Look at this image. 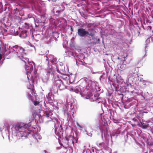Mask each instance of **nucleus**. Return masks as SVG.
Wrapping results in <instances>:
<instances>
[{"instance_id": "obj_1", "label": "nucleus", "mask_w": 153, "mask_h": 153, "mask_svg": "<svg viewBox=\"0 0 153 153\" xmlns=\"http://www.w3.org/2000/svg\"><path fill=\"white\" fill-rule=\"evenodd\" d=\"M31 125L30 123L26 124L20 122L16 123L14 126L9 124L7 127L8 131L11 130L13 136L16 137L18 139H20L21 137L23 139L27 137L30 134L28 128Z\"/></svg>"}, {"instance_id": "obj_2", "label": "nucleus", "mask_w": 153, "mask_h": 153, "mask_svg": "<svg viewBox=\"0 0 153 153\" xmlns=\"http://www.w3.org/2000/svg\"><path fill=\"white\" fill-rule=\"evenodd\" d=\"M79 82L81 83L82 87L85 86L87 89H90L93 92H99L100 90V88L97 85V82L88 80L87 78L82 79L79 80Z\"/></svg>"}, {"instance_id": "obj_3", "label": "nucleus", "mask_w": 153, "mask_h": 153, "mask_svg": "<svg viewBox=\"0 0 153 153\" xmlns=\"http://www.w3.org/2000/svg\"><path fill=\"white\" fill-rule=\"evenodd\" d=\"M9 48H10L9 51L10 53L14 52V53L16 54L17 57L22 61H25L24 59L25 58H26L25 60L27 61L28 59L25 57L26 54V53L24 52V49L21 47L16 45L15 46H13L11 48L10 46H9Z\"/></svg>"}, {"instance_id": "obj_4", "label": "nucleus", "mask_w": 153, "mask_h": 153, "mask_svg": "<svg viewBox=\"0 0 153 153\" xmlns=\"http://www.w3.org/2000/svg\"><path fill=\"white\" fill-rule=\"evenodd\" d=\"M48 121L46 122H50L51 124L53 125L55 127V132L56 135L58 138H62L63 134V130L62 128V126L60 125L59 126L57 121L56 119Z\"/></svg>"}, {"instance_id": "obj_5", "label": "nucleus", "mask_w": 153, "mask_h": 153, "mask_svg": "<svg viewBox=\"0 0 153 153\" xmlns=\"http://www.w3.org/2000/svg\"><path fill=\"white\" fill-rule=\"evenodd\" d=\"M48 66V69L45 73L46 75L42 77V79L43 82H47L50 77L53 78V80L55 77L56 71L53 69L51 65Z\"/></svg>"}, {"instance_id": "obj_6", "label": "nucleus", "mask_w": 153, "mask_h": 153, "mask_svg": "<svg viewBox=\"0 0 153 153\" xmlns=\"http://www.w3.org/2000/svg\"><path fill=\"white\" fill-rule=\"evenodd\" d=\"M24 62L25 63V70L27 75V78L29 80V77H30L31 78L32 77V75L31 74V73H32L33 66L35 67V64L33 62H28L27 63H26V62L25 61Z\"/></svg>"}, {"instance_id": "obj_7", "label": "nucleus", "mask_w": 153, "mask_h": 153, "mask_svg": "<svg viewBox=\"0 0 153 153\" xmlns=\"http://www.w3.org/2000/svg\"><path fill=\"white\" fill-rule=\"evenodd\" d=\"M81 86V84L80 85V94L81 96L85 97L86 99H89L91 96V93L90 89H87L85 86L82 87Z\"/></svg>"}, {"instance_id": "obj_8", "label": "nucleus", "mask_w": 153, "mask_h": 153, "mask_svg": "<svg viewBox=\"0 0 153 153\" xmlns=\"http://www.w3.org/2000/svg\"><path fill=\"white\" fill-rule=\"evenodd\" d=\"M53 82L57 87H58L60 90H64L66 88V86L64 84L62 80L59 79L58 76L54 78Z\"/></svg>"}, {"instance_id": "obj_9", "label": "nucleus", "mask_w": 153, "mask_h": 153, "mask_svg": "<svg viewBox=\"0 0 153 153\" xmlns=\"http://www.w3.org/2000/svg\"><path fill=\"white\" fill-rule=\"evenodd\" d=\"M71 102H69L68 103V101H67V103L66 104V105H70V110H71V112L73 113L72 116L74 117L75 115L76 109V105L73 100H72Z\"/></svg>"}, {"instance_id": "obj_10", "label": "nucleus", "mask_w": 153, "mask_h": 153, "mask_svg": "<svg viewBox=\"0 0 153 153\" xmlns=\"http://www.w3.org/2000/svg\"><path fill=\"white\" fill-rule=\"evenodd\" d=\"M78 34L80 37H85L88 35L92 36L91 34H89V32L86 30L84 29L81 28L78 30Z\"/></svg>"}, {"instance_id": "obj_11", "label": "nucleus", "mask_w": 153, "mask_h": 153, "mask_svg": "<svg viewBox=\"0 0 153 153\" xmlns=\"http://www.w3.org/2000/svg\"><path fill=\"white\" fill-rule=\"evenodd\" d=\"M3 20H2L0 22V35L4 34V33L7 32V30L5 28H7L8 25H6L5 23H3Z\"/></svg>"}, {"instance_id": "obj_12", "label": "nucleus", "mask_w": 153, "mask_h": 153, "mask_svg": "<svg viewBox=\"0 0 153 153\" xmlns=\"http://www.w3.org/2000/svg\"><path fill=\"white\" fill-rule=\"evenodd\" d=\"M56 72L55 73V77H57L58 76L59 77V79H61V80H62L61 79H63L64 81L65 82H68V80L70 79V77L69 76H67L66 74H61V75H57L56 74Z\"/></svg>"}, {"instance_id": "obj_13", "label": "nucleus", "mask_w": 153, "mask_h": 153, "mask_svg": "<svg viewBox=\"0 0 153 153\" xmlns=\"http://www.w3.org/2000/svg\"><path fill=\"white\" fill-rule=\"evenodd\" d=\"M45 57L47 61H48V63L49 64V61L52 63L56 62V58L54 57L53 55H49L45 56Z\"/></svg>"}, {"instance_id": "obj_14", "label": "nucleus", "mask_w": 153, "mask_h": 153, "mask_svg": "<svg viewBox=\"0 0 153 153\" xmlns=\"http://www.w3.org/2000/svg\"><path fill=\"white\" fill-rule=\"evenodd\" d=\"M63 109L65 114L66 115L67 117H69V116H70L71 115L72 116L73 113L71 112V110H70V108L69 109L68 108V105H65Z\"/></svg>"}, {"instance_id": "obj_15", "label": "nucleus", "mask_w": 153, "mask_h": 153, "mask_svg": "<svg viewBox=\"0 0 153 153\" xmlns=\"http://www.w3.org/2000/svg\"><path fill=\"white\" fill-rule=\"evenodd\" d=\"M33 137L34 139L35 143H37L38 142V139L40 140L42 138V137L38 133H36L34 134Z\"/></svg>"}, {"instance_id": "obj_16", "label": "nucleus", "mask_w": 153, "mask_h": 153, "mask_svg": "<svg viewBox=\"0 0 153 153\" xmlns=\"http://www.w3.org/2000/svg\"><path fill=\"white\" fill-rule=\"evenodd\" d=\"M74 136L72 135L67 136L65 137L66 140L69 143H72V141L73 140Z\"/></svg>"}, {"instance_id": "obj_17", "label": "nucleus", "mask_w": 153, "mask_h": 153, "mask_svg": "<svg viewBox=\"0 0 153 153\" xmlns=\"http://www.w3.org/2000/svg\"><path fill=\"white\" fill-rule=\"evenodd\" d=\"M91 44H96L98 42L99 40L97 38L92 37L90 39Z\"/></svg>"}, {"instance_id": "obj_18", "label": "nucleus", "mask_w": 153, "mask_h": 153, "mask_svg": "<svg viewBox=\"0 0 153 153\" xmlns=\"http://www.w3.org/2000/svg\"><path fill=\"white\" fill-rule=\"evenodd\" d=\"M65 71L64 66H60V67H59L58 70L57 71V72L60 73L61 74H63Z\"/></svg>"}, {"instance_id": "obj_19", "label": "nucleus", "mask_w": 153, "mask_h": 153, "mask_svg": "<svg viewBox=\"0 0 153 153\" xmlns=\"http://www.w3.org/2000/svg\"><path fill=\"white\" fill-rule=\"evenodd\" d=\"M70 91H74L76 93H78L79 92L80 93L81 92L80 90V86L79 87L78 86H76L75 88H71L70 89Z\"/></svg>"}, {"instance_id": "obj_20", "label": "nucleus", "mask_w": 153, "mask_h": 153, "mask_svg": "<svg viewBox=\"0 0 153 153\" xmlns=\"http://www.w3.org/2000/svg\"><path fill=\"white\" fill-rule=\"evenodd\" d=\"M20 36L22 38H25L27 36L26 31L24 30L21 31L20 34Z\"/></svg>"}, {"instance_id": "obj_21", "label": "nucleus", "mask_w": 153, "mask_h": 153, "mask_svg": "<svg viewBox=\"0 0 153 153\" xmlns=\"http://www.w3.org/2000/svg\"><path fill=\"white\" fill-rule=\"evenodd\" d=\"M117 82L119 84H121L123 82V79L120 76H118L116 78Z\"/></svg>"}, {"instance_id": "obj_22", "label": "nucleus", "mask_w": 153, "mask_h": 153, "mask_svg": "<svg viewBox=\"0 0 153 153\" xmlns=\"http://www.w3.org/2000/svg\"><path fill=\"white\" fill-rule=\"evenodd\" d=\"M97 144L98 146L101 149H102V148H103L104 147L105 143L103 142L100 143H97Z\"/></svg>"}, {"instance_id": "obj_23", "label": "nucleus", "mask_w": 153, "mask_h": 153, "mask_svg": "<svg viewBox=\"0 0 153 153\" xmlns=\"http://www.w3.org/2000/svg\"><path fill=\"white\" fill-rule=\"evenodd\" d=\"M44 114H45V116H46V117H50L52 115L51 112H44Z\"/></svg>"}, {"instance_id": "obj_24", "label": "nucleus", "mask_w": 153, "mask_h": 153, "mask_svg": "<svg viewBox=\"0 0 153 153\" xmlns=\"http://www.w3.org/2000/svg\"><path fill=\"white\" fill-rule=\"evenodd\" d=\"M48 98L49 100H53V96L52 95L51 93H49L48 95Z\"/></svg>"}, {"instance_id": "obj_25", "label": "nucleus", "mask_w": 153, "mask_h": 153, "mask_svg": "<svg viewBox=\"0 0 153 153\" xmlns=\"http://www.w3.org/2000/svg\"><path fill=\"white\" fill-rule=\"evenodd\" d=\"M78 140V139L77 137H74L73 140L72 141V144H73L74 146V143H77Z\"/></svg>"}, {"instance_id": "obj_26", "label": "nucleus", "mask_w": 153, "mask_h": 153, "mask_svg": "<svg viewBox=\"0 0 153 153\" xmlns=\"http://www.w3.org/2000/svg\"><path fill=\"white\" fill-rule=\"evenodd\" d=\"M120 68L122 70H124L127 68L126 65L125 64H123L121 65Z\"/></svg>"}, {"instance_id": "obj_27", "label": "nucleus", "mask_w": 153, "mask_h": 153, "mask_svg": "<svg viewBox=\"0 0 153 153\" xmlns=\"http://www.w3.org/2000/svg\"><path fill=\"white\" fill-rule=\"evenodd\" d=\"M27 95L28 99L31 100H32L33 97L30 93L27 92Z\"/></svg>"}, {"instance_id": "obj_28", "label": "nucleus", "mask_w": 153, "mask_h": 153, "mask_svg": "<svg viewBox=\"0 0 153 153\" xmlns=\"http://www.w3.org/2000/svg\"><path fill=\"white\" fill-rule=\"evenodd\" d=\"M29 90V91H28L29 92H30L31 94L33 95H34L35 96V93L34 92V90L33 89L32 90L31 88H28Z\"/></svg>"}, {"instance_id": "obj_29", "label": "nucleus", "mask_w": 153, "mask_h": 153, "mask_svg": "<svg viewBox=\"0 0 153 153\" xmlns=\"http://www.w3.org/2000/svg\"><path fill=\"white\" fill-rule=\"evenodd\" d=\"M83 153H91V152L90 149H87L83 150Z\"/></svg>"}, {"instance_id": "obj_30", "label": "nucleus", "mask_w": 153, "mask_h": 153, "mask_svg": "<svg viewBox=\"0 0 153 153\" xmlns=\"http://www.w3.org/2000/svg\"><path fill=\"white\" fill-rule=\"evenodd\" d=\"M53 11H54V13L55 12V11L56 12V13H61L62 12V10H56V8H54L53 9Z\"/></svg>"}, {"instance_id": "obj_31", "label": "nucleus", "mask_w": 153, "mask_h": 153, "mask_svg": "<svg viewBox=\"0 0 153 153\" xmlns=\"http://www.w3.org/2000/svg\"><path fill=\"white\" fill-rule=\"evenodd\" d=\"M85 134H86L88 136L91 137L92 136V134L91 132H88L87 131L85 130Z\"/></svg>"}, {"instance_id": "obj_32", "label": "nucleus", "mask_w": 153, "mask_h": 153, "mask_svg": "<svg viewBox=\"0 0 153 153\" xmlns=\"http://www.w3.org/2000/svg\"><path fill=\"white\" fill-rule=\"evenodd\" d=\"M148 126H149L148 124H143L142 125V128H143L145 129V128H146Z\"/></svg>"}, {"instance_id": "obj_33", "label": "nucleus", "mask_w": 153, "mask_h": 153, "mask_svg": "<svg viewBox=\"0 0 153 153\" xmlns=\"http://www.w3.org/2000/svg\"><path fill=\"white\" fill-rule=\"evenodd\" d=\"M4 47L5 51V52H6L7 51V49L8 48V45L5 44L4 45Z\"/></svg>"}, {"instance_id": "obj_34", "label": "nucleus", "mask_w": 153, "mask_h": 153, "mask_svg": "<svg viewBox=\"0 0 153 153\" xmlns=\"http://www.w3.org/2000/svg\"><path fill=\"white\" fill-rule=\"evenodd\" d=\"M2 48L1 47H0V53H1V54L0 53V60L2 58V56L1 54H3V51H2Z\"/></svg>"}, {"instance_id": "obj_35", "label": "nucleus", "mask_w": 153, "mask_h": 153, "mask_svg": "<svg viewBox=\"0 0 153 153\" xmlns=\"http://www.w3.org/2000/svg\"><path fill=\"white\" fill-rule=\"evenodd\" d=\"M39 102L37 101H35L34 102V104L35 105H36L39 104Z\"/></svg>"}, {"instance_id": "obj_36", "label": "nucleus", "mask_w": 153, "mask_h": 153, "mask_svg": "<svg viewBox=\"0 0 153 153\" xmlns=\"http://www.w3.org/2000/svg\"><path fill=\"white\" fill-rule=\"evenodd\" d=\"M133 76V74L132 73L129 74L128 76V77L129 78L132 77Z\"/></svg>"}, {"instance_id": "obj_37", "label": "nucleus", "mask_w": 153, "mask_h": 153, "mask_svg": "<svg viewBox=\"0 0 153 153\" xmlns=\"http://www.w3.org/2000/svg\"><path fill=\"white\" fill-rule=\"evenodd\" d=\"M74 37H72L71 39V41L72 43H73L74 42Z\"/></svg>"}, {"instance_id": "obj_38", "label": "nucleus", "mask_w": 153, "mask_h": 153, "mask_svg": "<svg viewBox=\"0 0 153 153\" xmlns=\"http://www.w3.org/2000/svg\"><path fill=\"white\" fill-rule=\"evenodd\" d=\"M19 34V32L17 30L16 31V32L15 33V35H17Z\"/></svg>"}, {"instance_id": "obj_39", "label": "nucleus", "mask_w": 153, "mask_h": 153, "mask_svg": "<svg viewBox=\"0 0 153 153\" xmlns=\"http://www.w3.org/2000/svg\"><path fill=\"white\" fill-rule=\"evenodd\" d=\"M147 47V45H146L145 47V52H146V51H147V49H146V48Z\"/></svg>"}, {"instance_id": "obj_40", "label": "nucleus", "mask_w": 153, "mask_h": 153, "mask_svg": "<svg viewBox=\"0 0 153 153\" xmlns=\"http://www.w3.org/2000/svg\"><path fill=\"white\" fill-rule=\"evenodd\" d=\"M105 78V77H103V76L102 75H101V76H100V80H101V78Z\"/></svg>"}, {"instance_id": "obj_41", "label": "nucleus", "mask_w": 153, "mask_h": 153, "mask_svg": "<svg viewBox=\"0 0 153 153\" xmlns=\"http://www.w3.org/2000/svg\"><path fill=\"white\" fill-rule=\"evenodd\" d=\"M37 73V71L35 69L34 71V75H36Z\"/></svg>"}, {"instance_id": "obj_42", "label": "nucleus", "mask_w": 153, "mask_h": 153, "mask_svg": "<svg viewBox=\"0 0 153 153\" xmlns=\"http://www.w3.org/2000/svg\"><path fill=\"white\" fill-rule=\"evenodd\" d=\"M43 153H48V152L46 150H44L43 152Z\"/></svg>"}, {"instance_id": "obj_43", "label": "nucleus", "mask_w": 153, "mask_h": 153, "mask_svg": "<svg viewBox=\"0 0 153 153\" xmlns=\"http://www.w3.org/2000/svg\"><path fill=\"white\" fill-rule=\"evenodd\" d=\"M100 100V98H97L95 100L96 101H97V100L99 101V100Z\"/></svg>"}, {"instance_id": "obj_44", "label": "nucleus", "mask_w": 153, "mask_h": 153, "mask_svg": "<svg viewBox=\"0 0 153 153\" xmlns=\"http://www.w3.org/2000/svg\"><path fill=\"white\" fill-rule=\"evenodd\" d=\"M118 43L117 42H116L115 43H114V44L115 45H118Z\"/></svg>"}, {"instance_id": "obj_45", "label": "nucleus", "mask_w": 153, "mask_h": 153, "mask_svg": "<svg viewBox=\"0 0 153 153\" xmlns=\"http://www.w3.org/2000/svg\"><path fill=\"white\" fill-rule=\"evenodd\" d=\"M70 27H71V31L72 32L73 31V28H72V26H71Z\"/></svg>"}, {"instance_id": "obj_46", "label": "nucleus", "mask_w": 153, "mask_h": 153, "mask_svg": "<svg viewBox=\"0 0 153 153\" xmlns=\"http://www.w3.org/2000/svg\"><path fill=\"white\" fill-rule=\"evenodd\" d=\"M77 125L78 126H79L80 128H82V127L79 124L77 123Z\"/></svg>"}, {"instance_id": "obj_47", "label": "nucleus", "mask_w": 153, "mask_h": 153, "mask_svg": "<svg viewBox=\"0 0 153 153\" xmlns=\"http://www.w3.org/2000/svg\"><path fill=\"white\" fill-rule=\"evenodd\" d=\"M2 131V129L0 128V131Z\"/></svg>"}, {"instance_id": "obj_48", "label": "nucleus", "mask_w": 153, "mask_h": 153, "mask_svg": "<svg viewBox=\"0 0 153 153\" xmlns=\"http://www.w3.org/2000/svg\"><path fill=\"white\" fill-rule=\"evenodd\" d=\"M151 152H153V149H152L151 151Z\"/></svg>"}, {"instance_id": "obj_49", "label": "nucleus", "mask_w": 153, "mask_h": 153, "mask_svg": "<svg viewBox=\"0 0 153 153\" xmlns=\"http://www.w3.org/2000/svg\"><path fill=\"white\" fill-rule=\"evenodd\" d=\"M125 57H125V56H124V57H123V58H124V59H125Z\"/></svg>"}, {"instance_id": "obj_50", "label": "nucleus", "mask_w": 153, "mask_h": 153, "mask_svg": "<svg viewBox=\"0 0 153 153\" xmlns=\"http://www.w3.org/2000/svg\"><path fill=\"white\" fill-rule=\"evenodd\" d=\"M131 85V84H128V85Z\"/></svg>"}, {"instance_id": "obj_51", "label": "nucleus", "mask_w": 153, "mask_h": 153, "mask_svg": "<svg viewBox=\"0 0 153 153\" xmlns=\"http://www.w3.org/2000/svg\"><path fill=\"white\" fill-rule=\"evenodd\" d=\"M65 42H66V43H67V41H65Z\"/></svg>"}, {"instance_id": "obj_52", "label": "nucleus", "mask_w": 153, "mask_h": 153, "mask_svg": "<svg viewBox=\"0 0 153 153\" xmlns=\"http://www.w3.org/2000/svg\"><path fill=\"white\" fill-rule=\"evenodd\" d=\"M95 73H94V72H93V73H92V74H94Z\"/></svg>"}, {"instance_id": "obj_53", "label": "nucleus", "mask_w": 153, "mask_h": 153, "mask_svg": "<svg viewBox=\"0 0 153 153\" xmlns=\"http://www.w3.org/2000/svg\"><path fill=\"white\" fill-rule=\"evenodd\" d=\"M100 102V101H99V102H98V103H99Z\"/></svg>"}, {"instance_id": "obj_54", "label": "nucleus", "mask_w": 153, "mask_h": 153, "mask_svg": "<svg viewBox=\"0 0 153 153\" xmlns=\"http://www.w3.org/2000/svg\"><path fill=\"white\" fill-rule=\"evenodd\" d=\"M118 59H119V57H118Z\"/></svg>"}, {"instance_id": "obj_55", "label": "nucleus", "mask_w": 153, "mask_h": 153, "mask_svg": "<svg viewBox=\"0 0 153 153\" xmlns=\"http://www.w3.org/2000/svg\"><path fill=\"white\" fill-rule=\"evenodd\" d=\"M56 15H58V14H56Z\"/></svg>"}]
</instances>
